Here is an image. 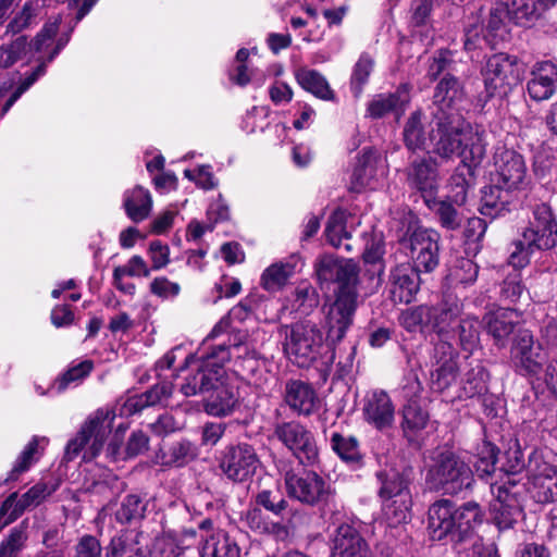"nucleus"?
Returning a JSON list of instances; mask_svg holds the SVG:
<instances>
[{
  "instance_id": "nucleus-14",
  "label": "nucleus",
  "mask_w": 557,
  "mask_h": 557,
  "mask_svg": "<svg viewBox=\"0 0 557 557\" xmlns=\"http://www.w3.org/2000/svg\"><path fill=\"white\" fill-rule=\"evenodd\" d=\"M511 360L520 373L536 375L545 362L542 345L528 330L519 331L511 346Z\"/></svg>"
},
{
  "instance_id": "nucleus-55",
  "label": "nucleus",
  "mask_w": 557,
  "mask_h": 557,
  "mask_svg": "<svg viewBox=\"0 0 557 557\" xmlns=\"http://www.w3.org/2000/svg\"><path fill=\"white\" fill-rule=\"evenodd\" d=\"M331 446L345 462L355 463L360 460L358 443L352 437L346 438L338 433H334L331 438Z\"/></svg>"
},
{
  "instance_id": "nucleus-20",
  "label": "nucleus",
  "mask_w": 557,
  "mask_h": 557,
  "mask_svg": "<svg viewBox=\"0 0 557 557\" xmlns=\"http://www.w3.org/2000/svg\"><path fill=\"white\" fill-rule=\"evenodd\" d=\"M431 307V330L438 341H448L450 333L455 332V323L461 318L463 304L453 294H444L442 299Z\"/></svg>"
},
{
  "instance_id": "nucleus-63",
  "label": "nucleus",
  "mask_w": 557,
  "mask_h": 557,
  "mask_svg": "<svg viewBox=\"0 0 557 557\" xmlns=\"http://www.w3.org/2000/svg\"><path fill=\"white\" fill-rule=\"evenodd\" d=\"M519 269L513 268V272L509 273L502 284V297L509 302L518 301L524 290Z\"/></svg>"
},
{
  "instance_id": "nucleus-58",
  "label": "nucleus",
  "mask_w": 557,
  "mask_h": 557,
  "mask_svg": "<svg viewBox=\"0 0 557 557\" xmlns=\"http://www.w3.org/2000/svg\"><path fill=\"white\" fill-rule=\"evenodd\" d=\"M529 225L541 228L545 232H552L557 235V220L549 205L542 202L536 205L532 211V219Z\"/></svg>"
},
{
  "instance_id": "nucleus-62",
  "label": "nucleus",
  "mask_w": 557,
  "mask_h": 557,
  "mask_svg": "<svg viewBox=\"0 0 557 557\" xmlns=\"http://www.w3.org/2000/svg\"><path fill=\"white\" fill-rule=\"evenodd\" d=\"M146 509V504L140 496L132 494L127 495L116 512V518L121 522H128L134 519L141 518Z\"/></svg>"
},
{
  "instance_id": "nucleus-15",
  "label": "nucleus",
  "mask_w": 557,
  "mask_h": 557,
  "mask_svg": "<svg viewBox=\"0 0 557 557\" xmlns=\"http://www.w3.org/2000/svg\"><path fill=\"white\" fill-rule=\"evenodd\" d=\"M463 96V89L459 79L450 73H446L435 87L433 96L434 108L432 110V119L430 121V136L433 133L435 122L440 116H459L466 120L456 109L454 103L459 101Z\"/></svg>"
},
{
  "instance_id": "nucleus-10",
  "label": "nucleus",
  "mask_w": 557,
  "mask_h": 557,
  "mask_svg": "<svg viewBox=\"0 0 557 557\" xmlns=\"http://www.w3.org/2000/svg\"><path fill=\"white\" fill-rule=\"evenodd\" d=\"M483 78L488 96H506L520 81L517 59L505 53L492 55L486 61Z\"/></svg>"
},
{
  "instance_id": "nucleus-56",
  "label": "nucleus",
  "mask_w": 557,
  "mask_h": 557,
  "mask_svg": "<svg viewBox=\"0 0 557 557\" xmlns=\"http://www.w3.org/2000/svg\"><path fill=\"white\" fill-rule=\"evenodd\" d=\"M285 484L288 495L297 500L311 504L313 500L312 485L309 479L296 474H286Z\"/></svg>"
},
{
  "instance_id": "nucleus-38",
  "label": "nucleus",
  "mask_w": 557,
  "mask_h": 557,
  "mask_svg": "<svg viewBox=\"0 0 557 557\" xmlns=\"http://www.w3.org/2000/svg\"><path fill=\"white\" fill-rule=\"evenodd\" d=\"M508 191L497 182L494 185L484 187L480 207L481 214L494 219L508 211Z\"/></svg>"
},
{
  "instance_id": "nucleus-12",
  "label": "nucleus",
  "mask_w": 557,
  "mask_h": 557,
  "mask_svg": "<svg viewBox=\"0 0 557 557\" xmlns=\"http://www.w3.org/2000/svg\"><path fill=\"white\" fill-rule=\"evenodd\" d=\"M495 175L506 190L524 189L530 182L523 157L515 150L497 149L494 156Z\"/></svg>"
},
{
  "instance_id": "nucleus-32",
  "label": "nucleus",
  "mask_w": 557,
  "mask_h": 557,
  "mask_svg": "<svg viewBox=\"0 0 557 557\" xmlns=\"http://www.w3.org/2000/svg\"><path fill=\"white\" fill-rule=\"evenodd\" d=\"M49 0H26L7 26V32L18 34L36 25L46 14Z\"/></svg>"
},
{
  "instance_id": "nucleus-51",
  "label": "nucleus",
  "mask_w": 557,
  "mask_h": 557,
  "mask_svg": "<svg viewBox=\"0 0 557 557\" xmlns=\"http://www.w3.org/2000/svg\"><path fill=\"white\" fill-rule=\"evenodd\" d=\"M255 505L259 508L263 507L276 517L285 518L288 503L283 498L278 491L265 488L255 495Z\"/></svg>"
},
{
  "instance_id": "nucleus-17",
  "label": "nucleus",
  "mask_w": 557,
  "mask_h": 557,
  "mask_svg": "<svg viewBox=\"0 0 557 557\" xmlns=\"http://www.w3.org/2000/svg\"><path fill=\"white\" fill-rule=\"evenodd\" d=\"M440 181L438 162L432 157L416 159L407 168L409 187L420 193L424 201L436 195Z\"/></svg>"
},
{
  "instance_id": "nucleus-39",
  "label": "nucleus",
  "mask_w": 557,
  "mask_h": 557,
  "mask_svg": "<svg viewBox=\"0 0 557 557\" xmlns=\"http://www.w3.org/2000/svg\"><path fill=\"white\" fill-rule=\"evenodd\" d=\"M276 434L289 449L295 451L301 462L302 457L300 454H304L306 458L310 460V453L312 449L309 444L307 433L304 431L302 426L295 423H285L277 428Z\"/></svg>"
},
{
  "instance_id": "nucleus-43",
  "label": "nucleus",
  "mask_w": 557,
  "mask_h": 557,
  "mask_svg": "<svg viewBox=\"0 0 557 557\" xmlns=\"http://www.w3.org/2000/svg\"><path fill=\"white\" fill-rule=\"evenodd\" d=\"M509 17L507 3L497 2L490 9L487 18L483 22L481 32L484 38L493 45L506 38L505 18Z\"/></svg>"
},
{
  "instance_id": "nucleus-1",
  "label": "nucleus",
  "mask_w": 557,
  "mask_h": 557,
  "mask_svg": "<svg viewBox=\"0 0 557 557\" xmlns=\"http://www.w3.org/2000/svg\"><path fill=\"white\" fill-rule=\"evenodd\" d=\"M431 135L432 152L443 161L460 159L447 182V198L456 206L467 202L474 170L486 154L485 131L459 116H440Z\"/></svg>"
},
{
  "instance_id": "nucleus-16",
  "label": "nucleus",
  "mask_w": 557,
  "mask_h": 557,
  "mask_svg": "<svg viewBox=\"0 0 557 557\" xmlns=\"http://www.w3.org/2000/svg\"><path fill=\"white\" fill-rule=\"evenodd\" d=\"M57 490V484L38 482L17 499V493L11 494L0 508L1 528L14 521L27 508L38 506Z\"/></svg>"
},
{
  "instance_id": "nucleus-47",
  "label": "nucleus",
  "mask_w": 557,
  "mask_h": 557,
  "mask_svg": "<svg viewBox=\"0 0 557 557\" xmlns=\"http://www.w3.org/2000/svg\"><path fill=\"white\" fill-rule=\"evenodd\" d=\"M32 50L25 36H20L9 44L0 46V67L7 69L12 66L18 61L29 62L30 58L27 55Z\"/></svg>"
},
{
  "instance_id": "nucleus-29",
  "label": "nucleus",
  "mask_w": 557,
  "mask_h": 557,
  "mask_svg": "<svg viewBox=\"0 0 557 557\" xmlns=\"http://www.w3.org/2000/svg\"><path fill=\"white\" fill-rule=\"evenodd\" d=\"M557 0H511L507 4L509 18L519 26H530Z\"/></svg>"
},
{
  "instance_id": "nucleus-27",
  "label": "nucleus",
  "mask_w": 557,
  "mask_h": 557,
  "mask_svg": "<svg viewBox=\"0 0 557 557\" xmlns=\"http://www.w3.org/2000/svg\"><path fill=\"white\" fill-rule=\"evenodd\" d=\"M408 102L409 95L404 88H398L394 92L379 94L369 101L367 115L379 120L388 114H394L396 120H399L405 113Z\"/></svg>"
},
{
  "instance_id": "nucleus-45",
  "label": "nucleus",
  "mask_w": 557,
  "mask_h": 557,
  "mask_svg": "<svg viewBox=\"0 0 557 557\" xmlns=\"http://www.w3.org/2000/svg\"><path fill=\"white\" fill-rule=\"evenodd\" d=\"M480 329L481 322L473 315L460 318L458 324L455 326V332L450 336H458L460 347L469 352H472L480 343Z\"/></svg>"
},
{
  "instance_id": "nucleus-33",
  "label": "nucleus",
  "mask_w": 557,
  "mask_h": 557,
  "mask_svg": "<svg viewBox=\"0 0 557 557\" xmlns=\"http://www.w3.org/2000/svg\"><path fill=\"white\" fill-rule=\"evenodd\" d=\"M123 208L126 215L135 223L146 220L152 210V197L148 189L135 186L123 195Z\"/></svg>"
},
{
  "instance_id": "nucleus-60",
  "label": "nucleus",
  "mask_w": 557,
  "mask_h": 557,
  "mask_svg": "<svg viewBox=\"0 0 557 557\" xmlns=\"http://www.w3.org/2000/svg\"><path fill=\"white\" fill-rule=\"evenodd\" d=\"M27 535L21 528H14L0 544V557H22Z\"/></svg>"
},
{
  "instance_id": "nucleus-4",
  "label": "nucleus",
  "mask_w": 557,
  "mask_h": 557,
  "mask_svg": "<svg viewBox=\"0 0 557 557\" xmlns=\"http://www.w3.org/2000/svg\"><path fill=\"white\" fill-rule=\"evenodd\" d=\"M425 482L432 490L457 495L469 490L473 482L470 466L449 449L435 450L426 466Z\"/></svg>"
},
{
  "instance_id": "nucleus-54",
  "label": "nucleus",
  "mask_w": 557,
  "mask_h": 557,
  "mask_svg": "<svg viewBox=\"0 0 557 557\" xmlns=\"http://www.w3.org/2000/svg\"><path fill=\"white\" fill-rule=\"evenodd\" d=\"M92 370V362L85 360L78 364L71 367L63 373L52 385V389L62 393L71 385L79 384Z\"/></svg>"
},
{
  "instance_id": "nucleus-13",
  "label": "nucleus",
  "mask_w": 557,
  "mask_h": 557,
  "mask_svg": "<svg viewBox=\"0 0 557 557\" xmlns=\"http://www.w3.org/2000/svg\"><path fill=\"white\" fill-rule=\"evenodd\" d=\"M556 244V234L529 225L522 232L521 238L512 243L513 249L510 251L508 262L513 268H524L534 251L553 249Z\"/></svg>"
},
{
  "instance_id": "nucleus-48",
  "label": "nucleus",
  "mask_w": 557,
  "mask_h": 557,
  "mask_svg": "<svg viewBox=\"0 0 557 557\" xmlns=\"http://www.w3.org/2000/svg\"><path fill=\"white\" fill-rule=\"evenodd\" d=\"M315 506L319 507L321 518L331 519L339 511V503L335 490L315 475Z\"/></svg>"
},
{
  "instance_id": "nucleus-26",
  "label": "nucleus",
  "mask_w": 557,
  "mask_h": 557,
  "mask_svg": "<svg viewBox=\"0 0 557 557\" xmlns=\"http://www.w3.org/2000/svg\"><path fill=\"white\" fill-rule=\"evenodd\" d=\"M368 543L350 524H341L333 540L332 557H369Z\"/></svg>"
},
{
  "instance_id": "nucleus-57",
  "label": "nucleus",
  "mask_w": 557,
  "mask_h": 557,
  "mask_svg": "<svg viewBox=\"0 0 557 557\" xmlns=\"http://www.w3.org/2000/svg\"><path fill=\"white\" fill-rule=\"evenodd\" d=\"M373 70V60L368 54H362L354 66L350 79L351 91L359 97Z\"/></svg>"
},
{
  "instance_id": "nucleus-42",
  "label": "nucleus",
  "mask_w": 557,
  "mask_h": 557,
  "mask_svg": "<svg viewBox=\"0 0 557 557\" xmlns=\"http://www.w3.org/2000/svg\"><path fill=\"white\" fill-rule=\"evenodd\" d=\"M107 557H146L141 546V534L131 531L111 540Z\"/></svg>"
},
{
  "instance_id": "nucleus-18",
  "label": "nucleus",
  "mask_w": 557,
  "mask_h": 557,
  "mask_svg": "<svg viewBox=\"0 0 557 557\" xmlns=\"http://www.w3.org/2000/svg\"><path fill=\"white\" fill-rule=\"evenodd\" d=\"M387 175L385 160L379 153L369 149L363 150L350 181V190L360 193L366 188L375 189Z\"/></svg>"
},
{
  "instance_id": "nucleus-35",
  "label": "nucleus",
  "mask_w": 557,
  "mask_h": 557,
  "mask_svg": "<svg viewBox=\"0 0 557 557\" xmlns=\"http://www.w3.org/2000/svg\"><path fill=\"white\" fill-rule=\"evenodd\" d=\"M352 216L347 211L337 209L329 218L325 225V237L327 243L335 248H344L347 252L352 250L348 240L351 237L348 230V221Z\"/></svg>"
},
{
  "instance_id": "nucleus-31",
  "label": "nucleus",
  "mask_w": 557,
  "mask_h": 557,
  "mask_svg": "<svg viewBox=\"0 0 557 557\" xmlns=\"http://www.w3.org/2000/svg\"><path fill=\"white\" fill-rule=\"evenodd\" d=\"M200 557H240V548L225 531L216 530L202 540Z\"/></svg>"
},
{
  "instance_id": "nucleus-22",
  "label": "nucleus",
  "mask_w": 557,
  "mask_h": 557,
  "mask_svg": "<svg viewBox=\"0 0 557 557\" xmlns=\"http://www.w3.org/2000/svg\"><path fill=\"white\" fill-rule=\"evenodd\" d=\"M495 499L491 503V515L495 524L500 530L511 528L521 513V507L516 494L511 493L506 483L491 484Z\"/></svg>"
},
{
  "instance_id": "nucleus-64",
  "label": "nucleus",
  "mask_w": 557,
  "mask_h": 557,
  "mask_svg": "<svg viewBox=\"0 0 557 557\" xmlns=\"http://www.w3.org/2000/svg\"><path fill=\"white\" fill-rule=\"evenodd\" d=\"M479 273V267L472 260L462 258L457 261L456 267L451 271L454 280L460 284H472L475 282Z\"/></svg>"
},
{
  "instance_id": "nucleus-9",
  "label": "nucleus",
  "mask_w": 557,
  "mask_h": 557,
  "mask_svg": "<svg viewBox=\"0 0 557 557\" xmlns=\"http://www.w3.org/2000/svg\"><path fill=\"white\" fill-rule=\"evenodd\" d=\"M260 466L256 449L247 443L231 444L224 447L219 467L231 481L243 483L255 475Z\"/></svg>"
},
{
  "instance_id": "nucleus-41",
  "label": "nucleus",
  "mask_w": 557,
  "mask_h": 557,
  "mask_svg": "<svg viewBox=\"0 0 557 557\" xmlns=\"http://www.w3.org/2000/svg\"><path fill=\"white\" fill-rule=\"evenodd\" d=\"M285 401L299 414L308 416L313 410V389L300 381L286 385Z\"/></svg>"
},
{
  "instance_id": "nucleus-3",
  "label": "nucleus",
  "mask_w": 557,
  "mask_h": 557,
  "mask_svg": "<svg viewBox=\"0 0 557 557\" xmlns=\"http://www.w3.org/2000/svg\"><path fill=\"white\" fill-rule=\"evenodd\" d=\"M246 308L242 305L234 307L227 315H224L206 337L201 348L185 359V364L196 373L188 375L182 384L181 392L185 396H194L211 391L214 382H219L224 375V364L231 359V352L224 345H211L210 342L222 334L228 333L232 317L242 318Z\"/></svg>"
},
{
  "instance_id": "nucleus-30",
  "label": "nucleus",
  "mask_w": 557,
  "mask_h": 557,
  "mask_svg": "<svg viewBox=\"0 0 557 557\" xmlns=\"http://www.w3.org/2000/svg\"><path fill=\"white\" fill-rule=\"evenodd\" d=\"M423 112L418 109L410 113L407 119L404 131L403 138L406 148L412 152L416 151H428L432 152V145L430 140V133L426 135L424 131L423 124Z\"/></svg>"
},
{
  "instance_id": "nucleus-7",
  "label": "nucleus",
  "mask_w": 557,
  "mask_h": 557,
  "mask_svg": "<svg viewBox=\"0 0 557 557\" xmlns=\"http://www.w3.org/2000/svg\"><path fill=\"white\" fill-rule=\"evenodd\" d=\"M409 474L408 471L399 473L394 470L377 473V479L381 482L380 497L383 500V512L391 525L406 522L409 518L412 505Z\"/></svg>"
},
{
  "instance_id": "nucleus-61",
  "label": "nucleus",
  "mask_w": 557,
  "mask_h": 557,
  "mask_svg": "<svg viewBox=\"0 0 557 557\" xmlns=\"http://www.w3.org/2000/svg\"><path fill=\"white\" fill-rule=\"evenodd\" d=\"M453 64L454 60L451 51L441 49L429 60L426 76L430 81H436L441 74L445 72L449 73L453 69Z\"/></svg>"
},
{
  "instance_id": "nucleus-49",
  "label": "nucleus",
  "mask_w": 557,
  "mask_h": 557,
  "mask_svg": "<svg viewBox=\"0 0 557 557\" xmlns=\"http://www.w3.org/2000/svg\"><path fill=\"white\" fill-rule=\"evenodd\" d=\"M293 274L294 265L290 263H274L263 271L261 286L269 292L278 290Z\"/></svg>"
},
{
  "instance_id": "nucleus-28",
  "label": "nucleus",
  "mask_w": 557,
  "mask_h": 557,
  "mask_svg": "<svg viewBox=\"0 0 557 557\" xmlns=\"http://www.w3.org/2000/svg\"><path fill=\"white\" fill-rule=\"evenodd\" d=\"M126 429H127L126 425H123V424L119 425L116 428L114 437L108 445L106 455L111 461L136 457L148 449V443H149L148 436L143 431H135L132 433V435L127 442L126 448L124 450L125 456H123V453L121 451L120 443L122 441V437H123Z\"/></svg>"
},
{
  "instance_id": "nucleus-8",
  "label": "nucleus",
  "mask_w": 557,
  "mask_h": 557,
  "mask_svg": "<svg viewBox=\"0 0 557 557\" xmlns=\"http://www.w3.org/2000/svg\"><path fill=\"white\" fill-rule=\"evenodd\" d=\"M440 234L431 228L409 224L399 238L400 245L410 250L411 259L418 271L432 272L438 265Z\"/></svg>"
},
{
  "instance_id": "nucleus-34",
  "label": "nucleus",
  "mask_w": 557,
  "mask_h": 557,
  "mask_svg": "<svg viewBox=\"0 0 557 557\" xmlns=\"http://www.w3.org/2000/svg\"><path fill=\"white\" fill-rule=\"evenodd\" d=\"M211 389L213 392L206 401V411L211 416L230 414L238 403L237 389L224 384L222 379L219 382H214V386Z\"/></svg>"
},
{
  "instance_id": "nucleus-23",
  "label": "nucleus",
  "mask_w": 557,
  "mask_h": 557,
  "mask_svg": "<svg viewBox=\"0 0 557 557\" xmlns=\"http://www.w3.org/2000/svg\"><path fill=\"white\" fill-rule=\"evenodd\" d=\"M364 420L379 431L393 426L395 421V407L384 391H373L364 399L362 408Z\"/></svg>"
},
{
  "instance_id": "nucleus-52",
  "label": "nucleus",
  "mask_w": 557,
  "mask_h": 557,
  "mask_svg": "<svg viewBox=\"0 0 557 557\" xmlns=\"http://www.w3.org/2000/svg\"><path fill=\"white\" fill-rule=\"evenodd\" d=\"M488 373L481 364L471 368L463 380L462 391L467 397L483 395L487 392Z\"/></svg>"
},
{
  "instance_id": "nucleus-19",
  "label": "nucleus",
  "mask_w": 557,
  "mask_h": 557,
  "mask_svg": "<svg viewBox=\"0 0 557 557\" xmlns=\"http://www.w3.org/2000/svg\"><path fill=\"white\" fill-rule=\"evenodd\" d=\"M409 262L395 265L388 275L387 287L395 304H410L420 290V273Z\"/></svg>"
},
{
  "instance_id": "nucleus-24",
  "label": "nucleus",
  "mask_w": 557,
  "mask_h": 557,
  "mask_svg": "<svg viewBox=\"0 0 557 557\" xmlns=\"http://www.w3.org/2000/svg\"><path fill=\"white\" fill-rule=\"evenodd\" d=\"M454 504L448 499L435 502L429 509V532L434 541L449 537L455 542Z\"/></svg>"
},
{
  "instance_id": "nucleus-37",
  "label": "nucleus",
  "mask_w": 557,
  "mask_h": 557,
  "mask_svg": "<svg viewBox=\"0 0 557 557\" xmlns=\"http://www.w3.org/2000/svg\"><path fill=\"white\" fill-rule=\"evenodd\" d=\"M242 521L247 528L257 534H274L276 536L287 535V528L282 522H274L256 505L244 511Z\"/></svg>"
},
{
  "instance_id": "nucleus-59",
  "label": "nucleus",
  "mask_w": 557,
  "mask_h": 557,
  "mask_svg": "<svg viewBox=\"0 0 557 557\" xmlns=\"http://www.w3.org/2000/svg\"><path fill=\"white\" fill-rule=\"evenodd\" d=\"M497 453V448L491 443L483 444L474 462L475 472L480 478L490 476L495 472Z\"/></svg>"
},
{
  "instance_id": "nucleus-50",
  "label": "nucleus",
  "mask_w": 557,
  "mask_h": 557,
  "mask_svg": "<svg viewBox=\"0 0 557 557\" xmlns=\"http://www.w3.org/2000/svg\"><path fill=\"white\" fill-rule=\"evenodd\" d=\"M431 307L428 305H420L409 308L401 312L399 317L400 324L409 332H414L418 329H431Z\"/></svg>"
},
{
  "instance_id": "nucleus-2",
  "label": "nucleus",
  "mask_w": 557,
  "mask_h": 557,
  "mask_svg": "<svg viewBox=\"0 0 557 557\" xmlns=\"http://www.w3.org/2000/svg\"><path fill=\"white\" fill-rule=\"evenodd\" d=\"M359 265L352 259L337 258L332 255L321 257L315 269L321 284L336 283L335 300L326 312V338L315 349V362L320 360V376L323 382L332 369L335 360L334 345L339 342L350 324L357 307V286L359 284Z\"/></svg>"
},
{
  "instance_id": "nucleus-21",
  "label": "nucleus",
  "mask_w": 557,
  "mask_h": 557,
  "mask_svg": "<svg viewBox=\"0 0 557 557\" xmlns=\"http://www.w3.org/2000/svg\"><path fill=\"white\" fill-rule=\"evenodd\" d=\"M527 91L537 102L550 99L557 91V63L552 60L535 62L530 71Z\"/></svg>"
},
{
  "instance_id": "nucleus-6",
  "label": "nucleus",
  "mask_w": 557,
  "mask_h": 557,
  "mask_svg": "<svg viewBox=\"0 0 557 557\" xmlns=\"http://www.w3.org/2000/svg\"><path fill=\"white\" fill-rule=\"evenodd\" d=\"M115 412L109 408H100L84 423L75 437L69 441L65 458L73 460L81 454L89 461L101 451L103 444L112 430Z\"/></svg>"
},
{
  "instance_id": "nucleus-46",
  "label": "nucleus",
  "mask_w": 557,
  "mask_h": 557,
  "mask_svg": "<svg viewBox=\"0 0 557 557\" xmlns=\"http://www.w3.org/2000/svg\"><path fill=\"white\" fill-rule=\"evenodd\" d=\"M429 414L419 404L407 403L403 409L401 429L408 440L426 426Z\"/></svg>"
},
{
  "instance_id": "nucleus-25",
  "label": "nucleus",
  "mask_w": 557,
  "mask_h": 557,
  "mask_svg": "<svg viewBox=\"0 0 557 557\" xmlns=\"http://www.w3.org/2000/svg\"><path fill=\"white\" fill-rule=\"evenodd\" d=\"M520 315L517 310L499 308L488 312L483 318L485 330L494 339L497 347L504 348L509 335H511L519 323Z\"/></svg>"
},
{
  "instance_id": "nucleus-36",
  "label": "nucleus",
  "mask_w": 557,
  "mask_h": 557,
  "mask_svg": "<svg viewBox=\"0 0 557 557\" xmlns=\"http://www.w3.org/2000/svg\"><path fill=\"white\" fill-rule=\"evenodd\" d=\"M456 524L455 542L463 541L483 521V512L475 502H468L459 508L454 507Z\"/></svg>"
},
{
  "instance_id": "nucleus-5",
  "label": "nucleus",
  "mask_w": 557,
  "mask_h": 557,
  "mask_svg": "<svg viewBox=\"0 0 557 557\" xmlns=\"http://www.w3.org/2000/svg\"><path fill=\"white\" fill-rule=\"evenodd\" d=\"M61 23L60 15L50 17L42 26L35 38L28 42L32 46L29 54H37L36 60L39 62L35 71L24 79L17 89L4 102L0 112L2 117L15 101L41 76L46 73L47 64L52 62L60 51L67 45L69 36H62L55 39Z\"/></svg>"
},
{
  "instance_id": "nucleus-11",
  "label": "nucleus",
  "mask_w": 557,
  "mask_h": 557,
  "mask_svg": "<svg viewBox=\"0 0 557 557\" xmlns=\"http://www.w3.org/2000/svg\"><path fill=\"white\" fill-rule=\"evenodd\" d=\"M458 373V352L449 341H438L431 357L430 389L443 393L456 382Z\"/></svg>"
},
{
  "instance_id": "nucleus-40",
  "label": "nucleus",
  "mask_w": 557,
  "mask_h": 557,
  "mask_svg": "<svg viewBox=\"0 0 557 557\" xmlns=\"http://www.w3.org/2000/svg\"><path fill=\"white\" fill-rule=\"evenodd\" d=\"M47 444V437L34 436L16 458L7 481H15L22 473L26 472L39 459Z\"/></svg>"
},
{
  "instance_id": "nucleus-44",
  "label": "nucleus",
  "mask_w": 557,
  "mask_h": 557,
  "mask_svg": "<svg viewBox=\"0 0 557 557\" xmlns=\"http://www.w3.org/2000/svg\"><path fill=\"white\" fill-rule=\"evenodd\" d=\"M424 202L434 212L442 227L455 231L462 225V214L455 208L454 201L447 197L446 199H436L434 196Z\"/></svg>"
},
{
  "instance_id": "nucleus-53",
  "label": "nucleus",
  "mask_w": 557,
  "mask_h": 557,
  "mask_svg": "<svg viewBox=\"0 0 557 557\" xmlns=\"http://www.w3.org/2000/svg\"><path fill=\"white\" fill-rule=\"evenodd\" d=\"M228 343H219L218 345H224L231 352V358H255L256 349L252 343L249 341L248 333L245 331L232 332L228 334Z\"/></svg>"
}]
</instances>
